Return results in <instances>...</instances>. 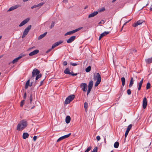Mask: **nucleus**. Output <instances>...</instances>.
Instances as JSON below:
<instances>
[{
  "label": "nucleus",
  "mask_w": 152,
  "mask_h": 152,
  "mask_svg": "<svg viewBox=\"0 0 152 152\" xmlns=\"http://www.w3.org/2000/svg\"><path fill=\"white\" fill-rule=\"evenodd\" d=\"M27 125L26 121L24 120L20 121L18 124L17 130L18 131H20L24 129Z\"/></svg>",
  "instance_id": "1"
},
{
  "label": "nucleus",
  "mask_w": 152,
  "mask_h": 152,
  "mask_svg": "<svg viewBox=\"0 0 152 152\" xmlns=\"http://www.w3.org/2000/svg\"><path fill=\"white\" fill-rule=\"evenodd\" d=\"M75 97V96L73 94L68 96L66 99L65 102L64 104H69Z\"/></svg>",
  "instance_id": "2"
},
{
  "label": "nucleus",
  "mask_w": 152,
  "mask_h": 152,
  "mask_svg": "<svg viewBox=\"0 0 152 152\" xmlns=\"http://www.w3.org/2000/svg\"><path fill=\"white\" fill-rule=\"evenodd\" d=\"M40 73V71L38 69H34L32 72V76L30 78V80H33L34 79V77L36 76L37 74H39Z\"/></svg>",
  "instance_id": "3"
},
{
  "label": "nucleus",
  "mask_w": 152,
  "mask_h": 152,
  "mask_svg": "<svg viewBox=\"0 0 152 152\" xmlns=\"http://www.w3.org/2000/svg\"><path fill=\"white\" fill-rule=\"evenodd\" d=\"M31 25H29L26 28L23 32V34L22 36V38H24L30 30L31 29Z\"/></svg>",
  "instance_id": "4"
},
{
  "label": "nucleus",
  "mask_w": 152,
  "mask_h": 152,
  "mask_svg": "<svg viewBox=\"0 0 152 152\" xmlns=\"http://www.w3.org/2000/svg\"><path fill=\"white\" fill-rule=\"evenodd\" d=\"M82 27H80V28H77L75 29V30L68 32L65 34L64 35L66 36L67 35H70L72 34L75 33V32H77V31H79L81 29H82Z\"/></svg>",
  "instance_id": "5"
},
{
  "label": "nucleus",
  "mask_w": 152,
  "mask_h": 152,
  "mask_svg": "<svg viewBox=\"0 0 152 152\" xmlns=\"http://www.w3.org/2000/svg\"><path fill=\"white\" fill-rule=\"evenodd\" d=\"M80 87L83 91L86 92L87 91L88 85L86 83H82L80 85Z\"/></svg>",
  "instance_id": "6"
},
{
  "label": "nucleus",
  "mask_w": 152,
  "mask_h": 152,
  "mask_svg": "<svg viewBox=\"0 0 152 152\" xmlns=\"http://www.w3.org/2000/svg\"><path fill=\"white\" fill-rule=\"evenodd\" d=\"M64 73L65 74L70 75L72 76H76L77 75V73L72 74V73H71L69 69L68 68H66L65 69L64 71Z\"/></svg>",
  "instance_id": "7"
},
{
  "label": "nucleus",
  "mask_w": 152,
  "mask_h": 152,
  "mask_svg": "<svg viewBox=\"0 0 152 152\" xmlns=\"http://www.w3.org/2000/svg\"><path fill=\"white\" fill-rule=\"evenodd\" d=\"M71 134V133H70L69 134H68L65 135L64 136H62L61 137H60L59 138H58L57 140V142H58L66 138L69 137V136Z\"/></svg>",
  "instance_id": "8"
},
{
  "label": "nucleus",
  "mask_w": 152,
  "mask_h": 152,
  "mask_svg": "<svg viewBox=\"0 0 152 152\" xmlns=\"http://www.w3.org/2000/svg\"><path fill=\"white\" fill-rule=\"evenodd\" d=\"M143 22V21L142 20H140L138 21L137 22L134 23L132 25L134 27H136L137 26L142 24Z\"/></svg>",
  "instance_id": "9"
},
{
  "label": "nucleus",
  "mask_w": 152,
  "mask_h": 152,
  "mask_svg": "<svg viewBox=\"0 0 152 152\" xmlns=\"http://www.w3.org/2000/svg\"><path fill=\"white\" fill-rule=\"evenodd\" d=\"M76 37L75 36H72L67 41V42L68 43H70L73 41L75 39Z\"/></svg>",
  "instance_id": "10"
},
{
  "label": "nucleus",
  "mask_w": 152,
  "mask_h": 152,
  "mask_svg": "<svg viewBox=\"0 0 152 152\" xmlns=\"http://www.w3.org/2000/svg\"><path fill=\"white\" fill-rule=\"evenodd\" d=\"M29 20V18H26V19L24 20L20 23L19 25V26L21 27L23 26V25H24L27 22H28Z\"/></svg>",
  "instance_id": "11"
},
{
  "label": "nucleus",
  "mask_w": 152,
  "mask_h": 152,
  "mask_svg": "<svg viewBox=\"0 0 152 152\" xmlns=\"http://www.w3.org/2000/svg\"><path fill=\"white\" fill-rule=\"evenodd\" d=\"M147 99L146 97H144L143 98L142 102V106L143 109H145L147 106Z\"/></svg>",
  "instance_id": "12"
},
{
  "label": "nucleus",
  "mask_w": 152,
  "mask_h": 152,
  "mask_svg": "<svg viewBox=\"0 0 152 152\" xmlns=\"http://www.w3.org/2000/svg\"><path fill=\"white\" fill-rule=\"evenodd\" d=\"M63 42V41H59L54 44L52 47V48H54L58 46L59 45L61 44Z\"/></svg>",
  "instance_id": "13"
},
{
  "label": "nucleus",
  "mask_w": 152,
  "mask_h": 152,
  "mask_svg": "<svg viewBox=\"0 0 152 152\" xmlns=\"http://www.w3.org/2000/svg\"><path fill=\"white\" fill-rule=\"evenodd\" d=\"M109 33V31H104L103 33L101 34H100V36L99 37V40H100L104 36H105L108 34Z\"/></svg>",
  "instance_id": "14"
},
{
  "label": "nucleus",
  "mask_w": 152,
  "mask_h": 152,
  "mask_svg": "<svg viewBox=\"0 0 152 152\" xmlns=\"http://www.w3.org/2000/svg\"><path fill=\"white\" fill-rule=\"evenodd\" d=\"M98 13V12L94 11L93 12L89 14L88 15V18H91L96 15Z\"/></svg>",
  "instance_id": "15"
},
{
  "label": "nucleus",
  "mask_w": 152,
  "mask_h": 152,
  "mask_svg": "<svg viewBox=\"0 0 152 152\" xmlns=\"http://www.w3.org/2000/svg\"><path fill=\"white\" fill-rule=\"evenodd\" d=\"M39 52V50H35L31 52L29 54V56H32L34 55L37 54Z\"/></svg>",
  "instance_id": "16"
},
{
  "label": "nucleus",
  "mask_w": 152,
  "mask_h": 152,
  "mask_svg": "<svg viewBox=\"0 0 152 152\" xmlns=\"http://www.w3.org/2000/svg\"><path fill=\"white\" fill-rule=\"evenodd\" d=\"M18 7L19 6L18 5H15V6H12L9 9L8 11H10L14 10L18 8Z\"/></svg>",
  "instance_id": "17"
},
{
  "label": "nucleus",
  "mask_w": 152,
  "mask_h": 152,
  "mask_svg": "<svg viewBox=\"0 0 152 152\" xmlns=\"http://www.w3.org/2000/svg\"><path fill=\"white\" fill-rule=\"evenodd\" d=\"M23 56H20L16 58L15 59H14L12 61V63H13V64H14L15 63L17 62L18 60L21 58Z\"/></svg>",
  "instance_id": "18"
},
{
  "label": "nucleus",
  "mask_w": 152,
  "mask_h": 152,
  "mask_svg": "<svg viewBox=\"0 0 152 152\" xmlns=\"http://www.w3.org/2000/svg\"><path fill=\"white\" fill-rule=\"evenodd\" d=\"M96 80L101 81V76L99 73L96 74Z\"/></svg>",
  "instance_id": "19"
},
{
  "label": "nucleus",
  "mask_w": 152,
  "mask_h": 152,
  "mask_svg": "<svg viewBox=\"0 0 152 152\" xmlns=\"http://www.w3.org/2000/svg\"><path fill=\"white\" fill-rule=\"evenodd\" d=\"M47 34V32H46L44 33V34H43L40 35L38 37V39L40 40V39H42V38H43L45 36V35H46Z\"/></svg>",
  "instance_id": "20"
},
{
  "label": "nucleus",
  "mask_w": 152,
  "mask_h": 152,
  "mask_svg": "<svg viewBox=\"0 0 152 152\" xmlns=\"http://www.w3.org/2000/svg\"><path fill=\"white\" fill-rule=\"evenodd\" d=\"M71 120V118L70 116H67L66 118L65 121L66 124H69Z\"/></svg>",
  "instance_id": "21"
},
{
  "label": "nucleus",
  "mask_w": 152,
  "mask_h": 152,
  "mask_svg": "<svg viewBox=\"0 0 152 152\" xmlns=\"http://www.w3.org/2000/svg\"><path fill=\"white\" fill-rule=\"evenodd\" d=\"M29 135V134L27 133H24L23 134V139H26L28 137Z\"/></svg>",
  "instance_id": "22"
},
{
  "label": "nucleus",
  "mask_w": 152,
  "mask_h": 152,
  "mask_svg": "<svg viewBox=\"0 0 152 152\" xmlns=\"http://www.w3.org/2000/svg\"><path fill=\"white\" fill-rule=\"evenodd\" d=\"M133 81H134V80H133V78L131 77V80H130V82L129 85V87L130 88L132 86L134 83Z\"/></svg>",
  "instance_id": "23"
},
{
  "label": "nucleus",
  "mask_w": 152,
  "mask_h": 152,
  "mask_svg": "<svg viewBox=\"0 0 152 152\" xmlns=\"http://www.w3.org/2000/svg\"><path fill=\"white\" fill-rule=\"evenodd\" d=\"M146 62L148 64H150L152 62V57L145 59Z\"/></svg>",
  "instance_id": "24"
},
{
  "label": "nucleus",
  "mask_w": 152,
  "mask_h": 152,
  "mask_svg": "<svg viewBox=\"0 0 152 152\" xmlns=\"http://www.w3.org/2000/svg\"><path fill=\"white\" fill-rule=\"evenodd\" d=\"M93 83L92 80L90 81L88 84V88H92L93 86Z\"/></svg>",
  "instance_id": "25"
},
{
  "label": "nucleus",
  "mask_w": 152,
  "mask_h": 152,
  "mask_svg": "<svg viewBox=\"0 0 152 152\" xmlns=\"http://www.w3.org/2000/svg\"><path fill=\"white\" fill-rule=\"evenodd\" d=\"M121 81L122 82V86H124L125 84V79L124 77H122L121 79Z\"/></svg>",
  "instance_id": "26"
},
{
  "label": "nucleus",
  "mask_w": 152,
  "mask_h": 152,
  "mask_svg": "<svg viewBox=\"0 0 152 152\" xmlns=\"http://www.w3.org/2000/svg\"><path fill=\"white\" fill-rule=\"evenodd\" d=\"M119 143L118 142H115L114 145V147L115 148H117L118 147Z\"/></svg>",
  "instance_id": "27"
},
{
  "label": "nucleus",
  "mask_w": 152,
  "mask_h": 152,
  "mask_svg": "<svg viewBox=\"0 0 152 152\" xmlns=\"http://www.w3.org/2000/svg\"><path fill=\"white\" fill-rule=\"evenodd\" d=\"M45 3L44 2H42L39 3V4L37 5V7H39V8H40L41 6H42Z\"/></svg>",
  "instance_id": "28"
},
{
  "label": "nucleus",
  "mask_w": 152,
  "mask_h": 152,
  "mask_svg": "<svg viewBox=\"0 0 152 152\" xmlns=\"http://www.w3.org/2000/svg\"><path fill=\"white\" fill-rule=\"evenodd\" d=\"M91 69V67L90 66H89L86 69V71L87 72H89Z\"/></svg>",
  "instance_id": "29"
},
{
  "label": "nucleus",
  "mask_w": 152,
  "mask_h": 152,
  "mask_svg": "<svg viewBox=\"0 0 152 152\" xmlns=\"http://www.w3.org/2000/svg\"><path fill=\"white\" fill-rule=\"evenodd\" d=\"M132 126V124H130L127 127L126 130L127 131H129L130 129H131Z\"/></svg>",
  "instance_id": "30"
},
{
  "label": "nucleus",
  "mask_w": 152,
  "mask_h": 152,
  "mask_svg": "<svg viewBox=\"0 0 152 152\" xmlns=\"http://www.w3.org/2000/svg\"><path fill=\"white\" fill-rule=\"evenodd\" d=\"M42 76V75L41 74H37L36 76L35 80H37L39 78H40Z\"/></svg>",
  "instance_id": "31"
},
{
  "label": "nucleus",
  "mask_w": 152,
  "mask_h": 152,
  "mask_svg": "<svg viewBox=\"0 0 152 152\" xmlns=\"http://www.w3.org/2000/svg\"><path fill=\"white\" fill-rule=\"evenodd\" d=\"M105 10V9L104 7H102V8L100 9L99 10V12H101L104 11Z\"/></svg>",
  "instance_id": "32"
},
{
  "label": "nucleus",
  "mask_w": 152,
  "mask_h": 152,
  "mask_svg": "<svg viewBox=\"0 0 152 152\" xmlns=\"http://www.w3.org/2000/svg\"><path fill=\"white\" fill-rule=\"evenodd\" d=\"M151 84L150 83H148L146 85V88L147 89H148L150 88Z\"/></svg>",
  "instance_id": "33"
},
{
  "label": "nucleus",
  "mask_w": 152,
  "mask_h": 152,
  "mask_svg": "<svg viewBox=\"0 0 152 152\" xmlns=\"http://www.w3.org/2000/svg\"><path fill=\"white\" fill-rule=\"evenodd\" d=\"M91 89H92V88H88V90L87 91V96H88V94H89V93H90Z\"/></svg>",
  "instance_id": "34"
},
{
  "label": "nucleus",
  "mask_w": 152,
  "mask_h": 152,
  "mask_svg": "<svg viewBox=\"0 0 152 152\" xmlns=\"http://www.w3.org/2000/svg\"><path fill=\"white\" fill-rule=\"evenodd\" d=\"M88 107V103L87 102H85L84 103V107L86 110V109Z\"/></svg>",
  "instance_id": "35"
},
{
  "label": "nucleus",
  "mask_w": 152,
  "mask_h": 152,
  "mask_svg": "<svg viewBox=\"0 0 152 152\" xmlns=\"http://www.w3.org/2000/svg\"><path fill=\"white\" fill-rule=\"evenodd\" d=\"M25 100H22L21 102H20V106L21 107H22L23 106V105L24 103Z\"/></svg>",
  "instance_id": "36"
},
{
  "label": "nucleus",
  "mask_w": 152,
  "mask_h": 152,
  "mask_svg": "<svg viewBox=\"0 0 152 152\" xmlns=\"http://www.w3.org/2000/svg\"><path fill=\"white\" fill-rule=\"evenodd\" d=\"M91 146H89L88 148L84 152H89L91 149Z\"/></svg>",
  "instance_id": "37"
},
{
  "label": "nucleus",
  "mask_w": 152,
  "mask_h": 152,
  "mask_svg": "<svg viewBox=\"0 0 152 152\" xmlns=\"http://www.w3.org/2000/svg\"><path fill=\"white\" fill-rule=\"evenodd\" d=\"M101 81L96 80L95 84V86L96 87L98 86V85L100 83Z\"/></svg>",
  "instance_id": "38"
},
{
  "label": "nucleus",
  "mask_w": 152,
  "mask_h": 152,
  "mask_svg": "<svg viewBox=\"0 0 152 152\" xmlns=\"http://www.w3.org/2000/svg\"><path fill=\"white\" fill-rule=\"evenodd\" d=\"M97 147H96L93 149V151L91 152H97Z\"/></svg>",
  "instance_id": "39"
},
{
  "label": "nucleus",
  "mask_w": 152,
  "mask_h": 152,
  "mask_svg": "<svg viewBox=\"0 0 152 152\" xmlns=\"http://www.w3.org/2000/svg\"><path fill=\"white\" fill-rule=\"evenodd\" d=\"M105 22V20H102L99 23V24H103Z\"/></svg>",
  "instance_id": "40"
},
{
  "label": "nucleus",
  "mask_w": 152,
  "mask_h": 152,
  "mask_svg": "<svg viewBox=\"0 0 152 152\" xmlns=\"http://www.w3.org/2000/svg\"><path fill=\"white\" fill-rule=\"evenodd\" d=\"M54 24H55L54 22L53 21L52 22V23H51V24L50 27V28H53L54 26Z\"/></svg>",
  "instance_id": "41"
},
{
  "label": "nucleus",
  "mask_w": 152,
  "mask_h": 152,
  "mask_svg": "<svg viewBox=\"0 0 152 152\" xmlns=\"http://www.w3.org/2000/svg\"><path fill=\"white\" fill-rule=\"evenodd\" d=\"M29 83H26V85H25V88L26 89H27L28 88V86H29Z\"/></svg>",
  "instance_id": "42"
},
{
  "label": "nucleus",
  "mask_w": 152,
  "mask_h": 152,
  "mask_svg": "<svg viewBox=\"0 0 152 152\" xmlns=\"http://www.w3.org/2000/svg\"><path fill=\"white\" fill-rule=\"evenodd\" d=\"M131 91L130 89H129L127 90V93L128 95H129L131 94Z\"/></svg>",
  "instance_id": "43"
},
{
  "label": "nucleus",
  "mask_w": 152,
  "mask_h": 152,
  "mask_svg": "<svg viewBox=\"0 0 152 152\" xmlns=\"http://www.w3.org/2000/svg\"><path fill=\"white\" fill-rule=\"evenodd\" d=\"M129 132L128 131H127V130L125 132V138H126V137L127 136V135L128 134Z\"/></svg>",
  "instance_id": "44"
},
{
  "label": "nucleus",
  "mask_w": 152,
  "mask_h": 152,
  "mask_svg": "<svg viewBox=\"0 0 152 152\" xmlns=\"http://www.w3.org/2000/svg\"><path fill=\"white\" fill-rule=\"evenodd\" d=\"M70 64L71 65L73 66H76L77 65V64L76 63H73L71 62Z\"/></svg>",
  "instance_id": "45"
},
{
  "label": "nucleus",
  "mask_w": 152,
  "mask_h": 152,
  "mask_svg": "<svg viewBox=\"0 0 152 152\" xmlns=\"http://www.w3.org/2000/svg\"><path fill=\"white\" fill-rule=\"evenodd\" d=\"M67 62L66 61H64L63 63V65L64 66L66 65H67Z\"/></svg>",
  "instance_id": "46"
},
{
  "label": "nucleus",
  "mask_w": 152,
  "mask_h": 152,
  "mask_svg": "<svg viewBox=\"0 0 152 152\" xmlns=\"http://www.w3.org/2000/svg\"><path fill=\"white\" fill-rule=\"evenodd\" d=\"M32 95L31 94L30 96V103H31L32 101Z\"/></svg>",
  "instance_id": "47"
},
{
  "label": "nucleus",
  "mask_w": 152,
  "mask_h": 152,
  "mask_svg": "<svg viewBox=\"0 0 152 152\" xmlns=\"http://www.w3.org/2000/svg\"><path fill=\"white\" fill-rule=\"evenodd\" d=\"M26 92H25L24 94V96H23V98L24 99H26Z\"/></svg>",
  "instance_id": "48"
},
{
  "label": "nucleus",
  "mask_w": 152,
  "mask_h": 152,
  "mask_svg": "<svg viewBox=\"0 0 152 152\" xmlns=\"http://www.w3.org/2000/svg\"><path fill=\"white\" fill-rule=\"evenodd\" d=\"M37 139V137L36 136H34L33 138V140L34 141H35Z\"/></svg>",
  "instance_id": "49"
},
{
  "label": "nucleus",
  "mask_w": 152,
  "mask_h": 152,
  "mask_svg": "<svg viewBox=\"0 0 152 152\" xmlns=\"http://www.w3.org/2000/svg\"><path fill=\"white\" fill-rule=\"evenodd\" d=\"M96 138L98 141H99L100 139V137L99 136H97L96 137Z\"/></svg>",
  "instance_id": "50"
},
{
  "label": "nucleus",
  "mask_w": 152,
  "mask_h": 152,
  "mask_svg": "<svg viewBox=\"0 0 152 152\" xmlns=\"http://www.w3.org/2000/svg\"><path fill=\"white\" fill-rule=\"evenodd\" d=\"M44 80H43L42 81H41L39 86H41L43 84Z\"/></svg>",
  "instance_id": "51"
},
{
  "label": "nucleus",
  "mask_w": 152,
  "mask_h": 152,
  "mask_svg": "<svg viewBox=\"0 0 152 152\" xmlns=\"http://www.w3.org/2000/svg\"><path fill=\"white\" fill-rule=\"evenodd\" d=\"M143 79H142V80L140 81V82L138 84L142 85L143 83Z\"/></svg>",
  "instance_id": "52"
},
{
  "label": "nucleus",
  "mask_w": 152,
  "mask_h": 152,
  "mask_svg": "<svg viewBox=\"0 0 152 152\" xmlns=\"http://www.w3.org/2000/svg\"><path fill=\"white\" fill-rule=\"evenodd\" d=\"M37 7V5H34L31 7V8L33 9Z\"/></svg>",
  "instance_id": "53"
},
{
  "label": "nucleus",
  "mask_w": 152,
  "mask_h": 152,
  "mask_svg": "<svg viewBox=\"0 0 152 152\" xmlns=\"http://www.w3.org/2000/svg\"><path fill=\"white\" fill-rule=\"evenodd\" d=\"M131 19H130L128 21H127V22H126L124 23V24L123 25V26H124V25H125L126 24V23H128V22H129L130 21H131Z\"/></svg>",
  "instance_id": "54"
},
{
  "label": "nucleus",
  "mask_w": 152,
  "mask_h": 152,
  "mask_svg": "<svg viewBox=\"0 0 152 152\" xmlns=\"http://www.w3.org/2000/svg\"><path fill=\"white\" fill-rule=\"evenodd\" d=\"M53 48H52L50 49H49L46 52V53H48V52H50V50L52 49Z\"/></svg>",
  "instance_id": "55"
},
{
  "label": "nucleus",
  "mask_w": 152,
  "mask_h": 152,
  "mask_svg": "<svg viewBox=\"0 0 152 152\" xmlns=\"http://www.w3.org/2000/svg\"><path fill=\"white\" fill-rule=\"evenodd\" d=\"M67 0H63V1L64 2V3H67Z\"/></svg>",
  "instance_id": "56"
},
{
  "label": "nucleus",
  "mask_w": 152,
  "mask_h": 152,
  "mask_svg": "<svg viewBox=\"0 0 152 152\" xmlns=\"http://www.w3.org/2000/svg\"><path fill=\"white\" fill-rule=\"evenodd\" d=\"M29 82H30V79H29L27 81L26 83L29 84Z\"/></svg>",
  "instance_id": "57"
},
{
  "label": "nucleus",
  "mask_w": 152,
  "mask_h": 152,
  "mask_svg": "<svg viewBox=\"0 0 152 152\" xmlns=\"http://www.w3.org/2000/svg\"><path fill=\"white\" fill-rule=\"evenodd\" d=\"M32 83H33L32 82H31V84H29V86L30 87H31V86H32Z\"/></svg>",
  "instance_id": "58"
},
{
  "label": "nucleus",
  "mask_w": 152,
  "mask_h": 152,
  "mask_svg": "<svg viewBox=\"0 0 152 152\" xmlns=\"http://www.w3.org/2000/svg\"><path fill=\"white\" fill-rule=\"evenodd\" d=\"M142 85L138 84V87L141 88L142 86Z\"/></svg>",
  "instance_id": "59"
},
{
  "label": "nucleus",
  "mask_w": 152,
  "mask_h": 152,
  "mask_svg": "<svg viewBox=\"0 0 152 152\" xmlns=\"http://www.w3.org/2000/svg\"><path fill=\"white\" fill-rule=\"evenodd\" d=\"M133 52H137V50L135 49H134L133 50Z\"/></svg>",
  "instance_id": "60"
},
{
  "label": "nucleus",
  "mask_w": 152,
  "mask_h": 152,
  "mask_svg": "<svg viewBox=\"0 0 152 152\" xmlns=\"http://www.w3.org/2000/svg\"><path fill=\"white\" fill-rule=\"evenodd\" d=\"M116 0H113L112 1V3H114V2H115Z\"/></svg>",
  "instance_id": "61"
},
{
  "label": "nucleus",
  "mask_w": 152,
  "mask_h": 152,
  "mask_svg": "<svg viewBox=\"0 0 152 152\" xmlns=\"http://www.w3.org/2000/svg\"><path fill=\"white\" fill-rule=\"evenodd\" d=\"M124 26L123 25V26H122V28H121V30H120L121 31H122V30L123 29V28Z\"/></svg>",
  "instance_id": "62"
},
{
  "label": "nucleus",
  "mask_w": 152,
  "mask_h": 152,
  "mask_svg": "<svg viewBox=\"0 0 152 152\" xmlns=\"http://www.w3.org/2000/svg\"><path fill=\"white\" fill-rule=\"evenodd\" d=\"M104 141L105 142H106V141L105 137L104 138Z\"/></svg>",
  "instance_id": "63"
},
{
  "label": "nucleus",
  "mask_w": 152,
  "mask_h": 152,
  "mask_svg": "<svg viewBox=\"0 0 152 152\" xmlns=\"http://www.w3.org/2000/svg\"><path fill=\"white\" fill-rule=\"evenodd\" d=\"M150 11H152V8H150Z\"/></svg>",
  "instance_id": "64"
}]
</instances>
